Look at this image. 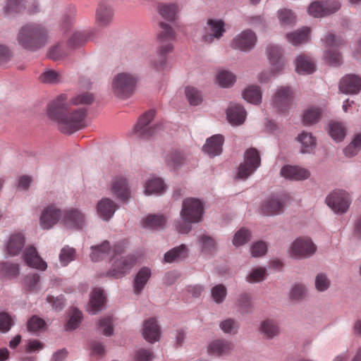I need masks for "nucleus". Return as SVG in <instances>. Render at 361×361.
Here are the masks:
<instances>
[{"label":"nucleus","mask_w":361,"mask_h":361,"mask_svg":"<svg viewBox=\"0 0 361 361\" xmlns=\"http://www.w3.org/2000/svg\"><path fill=\"white\" fill-rule=\"evenodd\" d=\"M92 94L85 92L69 97L61 94L51 100L47 105V115L56 123L59 130L65 134H72L85 126L87 109L78 108L71 110L72 106L89 105L92 103Z\"/></svg>","instance_id":"1"},{"label":"nucleus","mask_w":361,"mask_h":361,"mask_svg":"<svg viewBox=\"0 0 361 361\" xmlns=\"http://www.w3.org/2000/svg\"><path fill=\"white\" fill-rule=\"evenodd\" d=\"M204 206V202L199 198H185L182 202L180 219L173 222L176 231L181 234L190 233L193 224L203 221Z\"/></svg>","instance_id":"2"},{"label":"nucleus","mask_w":361,"mask_h":361,"mask_svg":"<svg viewBox=\"0 0 361 361\" xmlns=\"http://www.w3.org/2000/svg\"><path fill=\"white\" fill-rule=\"evenodd\" d=\"M49 30L38 23H29L23 25L18 30L16 40L19 46L28 50H36L43 47L47 42Z\"/></svg>","instance_id":"3"},{"label":"nucleus","mask_w":361,"mask_h":361,"mask_svg":"<svg viewBox=\"0 0 361 361\" xmlns=\"http://www.w3.org/2000/svg\"><path fill=\"white\" fill-rule=\"evenodd\" d=\"M113 256L111 259V266L106 272V276L119 278L128 274L134 267L136 259L133 255L121 256L122 250L118 245H114Z\"/></svg>","instance_id":"4"},{"label":"nucleus","mask_w":361,"mask_h":361,"mask_svg":"<svg viewBox=\"0 0 361 361\" xmlns=\"http://www.w3.org/2000/svg\"><path fill=\"white\" fill-rule=\"evenodd\" d=\"M226 24L221 19L209 18L202 27L200 41L207 45L218 42L226 32Z\"/></svg>","instance_id":"5"},{"label":"nucleus","mask_w":361,"mask_h":361,"mask_svg":"<svg viewBox=\"0 0 361 361\" xmlns=\"http://www.w3.org/2000/svg\"><path fill=\"white\" fill-rule=\"evenodd\" d=\"M317 251V246L307 236L296 238L290 245L288 252L294 259H302L312 257Z\"/></svg>","instance_id":"6"},{"label":"nucleus","mask_w":361,"mask_h":361,"mask_svg":"<svg viewBox=\"0 0 361 361\" xmlns=\"http://www.w3.org/2000/svg\"><path fill=\"white\" fill-rule=\"evenodd\" d=\"M294 96V90L290 86H279L271 96V104L279 112L285 113L290 109Z\"/></svg>","instance_id":"7"},{"label":"nucleus","mask_w":361,"mask_h":361,"mask_svg":"<svg viewBox=\"0 0 361 361\" xmlns=\"http://www.w3.org/2000/svg\"><path fill=\"white\" fill-rule=\"evenodd\" d=\"M327 206L336 214H345L351 204L350 194L343 190H335L326 197Z\"/></svg>","instance_id":"8"},{"label":"nucleus","mask_w":361,"mask_h":361,"mask_svg":"<svg viewBox=\"0 0 361 361\" xmlns=\"http://www.w3.org/2000/svg\"><path fill=\"white\" fill-rule=\"evenodd\" d=\"M63 210L56 204L44 207L39 214V225L43 230H50L58 224H61Z\"/></svg>","instance_id":"9"},{"label":"nucleus","mask_w":361,"mask_h":361,"mask_svg":"<svg viewBox=\"0 0 361 361\" xmlns=\"http://www.w3.org/2000/svg\"><path fill=\"white\" fill-rule=\"evenodd\" d=\"M137 80V78L135 75L128 73L118 74L112 83L114 94L121 98L130 96L135 89Z\"/></svg>","instance_id":"10"},{"label":"nucleus","mask_w":361,"mask_h":361,"mask_svg":"<svg viewBox=\"0 0 361 361\" xmlns=\"http://www.w3.org/2000/svg\"><path fill=\"white\" fill-rule=\"evenodd\" d=\"M261 159L258 151L250 148L245 151L244 161L240 164L237 178L245 180L252 175L260 166Z\"/></svg>","instance_id":"11"},{"label":"nucleus","mask_w":361,"mask_h":361,"mask_svg":"<svg viewBox=\"0 0 361 361\" xmlns=\"http://www.w3.org/2000/svg\"><path fill=\"white\" fill-rule=\"evenodd\" d=\"M61 225L69 230H82L87 225L85 214L77 208H68L63 209Z\"/></svg>","instance_id":"12"},{"label":"nucleus","mask_w":361,"mask_h":361,"mask_svg":"<svg viewBox=\"0 0 361 361\" xmlns=\"http://www.w3.org/2000/svg\"><path fill=\"white\" fill-rule=\"evenodd\" d=\"M257 42L256 33L250 29H245L232 39L231 46L234 49L248 53L255 48Z\"/></svg>","instance_id":"13"},{"label":"nucleus","mask_w":361,"mask_h":361,"mask_svg":"<svg viewBox=\"0 0 361 361\" xmlns=\"http://www.w3.org/2000/svg\"><path fill=\"white\" fill-rule=\"evenodd\" d=\"M154 116V111L149 110L145 113L138 120L132 130V133L137 137L147 138L152 135L156 131V126L152 123Z\"/></svg>","instance_id":"14"},{"label":"nucleus","mask_w":361,"mask_h":361,"mask_svg":"<svg viewBox=\"0 0 361 361\" xmlns=\"http://www.w3.org/2000/svg\"><path fill=\"white\" fill-rule=\"evenodd\" d=\"M111 192L118 200L126 202L131 197L128 180L124 176H115L111 183Z\"/></svg>","instance_id":"15"},{"label":"nucleus","mask_w":361,"mask_h":361,"mask_svg":"<svg viewBox=\"0 0 361 361\" xmlns=\"http://www.w3.org/2000/svg\"><path fill=\"white\" fill-rule=\"evenodd\" d=\"M233 343L224 338H216L210 341L207 346V353L213 357H226L232 353Z\"/></svg>","instance_id":"16"},{"label":"nucleus","mask_w":361,"mask_h":361,"mask_svg":"<svg viewBox=\"0 0 361 361\" xmlns=\"http://www.w3.org/2000/svg\"><path fill=\"white\" fill-rule=\"evenodd\" d=\"M141 333L145 341L149 343H154L161 338L160 326L155 318H149L142 324Z\"/></svg>","instance_id":"17"},{"label":"nucleus","mask_w":361,"mask_h":361,"mask_svg":"<svg viewBox=\"0 0 361 361\" xmlns=\"http://www.w3.org/2000/svg\"><path fill=\"white\" fill-rule=\"evenodd\" d=\"M281 176L289 180L302 181L308 179L311 172L300 166L286 165L280 171Z\"/></svg>","instance_id":"18"},{"label":"nucleus","mask_w":361,"mask_h":361,"mask_svg":"<svg viewBox=\"0 0 361 361\" xmlns=\"http://www.w3.org/2000/svg\"><path fill=\"white\" fill-rule=\"evenodd\" d=\"M23 259L25 264L31 268L39 271H45L47 269V263L40 257L37 248L32 245L25 248Z\"/></svg>","instance_id":"19"},{"label":"nucleus","mask_w":361,"mask_h":361,"mask_svg":"<svg viewBox=\"0 0 361 361\" xmlns=\"http://www.w3.org/2000/svg\"><path fill=\"white\" fill-rule=\"evenodd\" d=\"M284 202L281 195H272L264 200L262 212L267 216L278 215L283 212Z\"/></svg>","instance_id":"20"},{"label":"nucleus","mask_w":361,"mask_h":361,"mask_svg":"<svg viewBox=\"0 0 361 361\" xmlns=\"http://www.w3.org/2000/svg\"><path fill=\"white\" fill-rule=\"evenodd\" d=\"M25 244V235L21 232L11 233L5 243L6 254L9 256L18 255Z\"/></svg>","instance_id":"21"},{"label":"nucleus","mask_w":361,"mask_h":361,"mask_svg":"<svg viewBox=\"0 0 361 361\" xmlns=\"http://www.w3.org/2000/svg\"><path fill=\"white\" fill-rule=\"evenodd\" d=\"M339 90L345 94H357L361 91V78L357 75L349 74L340 81Z\"/></svg>","instance_id":"22"},{"label":"nucleus","mask_w":361,"mask_h":361,"mask_svg":"<svg viewBox=\"0 0 361 361\" xmlns=\"http://www.w3.org/2000/svg\"><path fill=\"white\" fill-rule=\"evenodd\" d=\"M295 140L300 144V153L310 154L314 152L317 147V138L310 132L302 131L295 137Z\"/></svg>","instance_id":"23"},{"label":"nucleus","mask_w":361,"mask_h":361,"mask_svg":"<svg viewBox=\"0 0 361 361\" xmlns=\"http://www.w3.org/2000/svg\"><path fill=\"white\" fill-rule=\"evenodd\" d=\"M116 203L108 197L102 198L97 204L96 211L98 216L104 221H109L116 212Z\"/></svg>","instance_id":"24"},{"label":"nucleus","mask_w":361,"mask_h":361,"mask_svg":"<svg viewBox=\"0 0 361 361\" xmlns=\"http://www.w3.org/2000/svg\"><path fill=\"white\" fill-rule=\"evenodd\" d=\"M106 298L103 290L96 288L90 294V302L87 307V312L90 314H96L100 312L105 304Z\"/></svg>","instance_id":"25"},{"label":"nucleus","mask_w":361,"mask_h":361,"mask_svg":"<svg viewBox=\"0 0 361 361\" xmlns=\"http://www.w3.org/2000/svg\"><path fill=\"white\" fill-rule=\"evenodd\" d=\"M247 113L244 107L240 104H231L226 111L228 123L232 126L243 124L246 118Z\"/></svg>","instance_id":"26"},{"label":"nucleus","mask_w":361,"mask_h":361,"mask_svg":"<svg viewBox=\"0 0 361 361\" xmlns=\"http://www.w3.org/2000/svg\"><path fill=\"white\" fill-rule=\"evenodd\" d=\"M259 331L266 338L273 339L280 334L281 329L276 319L266 318L261 322Z\"/></svg>","instance_id":"27"},{"label":"nucleus","mask_w":361,"mask_h":361,"mask_svg":"<svg viewBox=\"0 0 361 361\" xmlns=\"http://www.w3.org/2000/svg\"><path fill=\"white\" fill-rule=\"evenodd\" d=\"M151 276V269L146 267H142L137 271L133 280V290L135 295L141 294Z\"/></svg>","instance_id":"28"},{"label":"nucleus","mask_w":361,"mask_h":361,"mask_svg":"<svg viewBox=\"0 0 361 361\" xmlns=\"http://www.w3.org/2000/svg\"><path fill=\"white\" fill-rule=\"evenodd\" d=\"M311 30L308 27H302L295 31L286 33V38L293 46H300L310 40Z\"/></svg>","instance_id":"29"},{"label":"nucleus","mask_w":361,"mask_h":361,"mask_svg":"<svg viewBox=\"0 0 361 361\" xmlns=\"http://www.w3.org/2000/svg\"><path fill=\"white\" fill-rule=\"evenodd\" d=\"M224 141V139L221 135L216 134L212 135L207 140L206 143L202 147V149L204 152L211 157L218 156L222 152Z\"/></svg>","instance_id":"30"},{"label":"nucleus","mask_w":361,"mask_h":361,"mask_svg":"<svg viewBox=\"0 0 361 361\" xmlns=\"http://www.w3.org/2000/svg\"><path fill=\"white\" fill-rule=\"evenodd\" d=\"M325 109V104L322 106L311 105L306 108L302 114V121L305 126H311L319 121Z\"/></svg>","instance_id":"31"},{"label":"nucleus","mask_w":361,"mask_h":361,"mask_svg":"<svg viewBox=\"0 0 361 361\" xmlns=\"http://www.w3.org/2000/svg\"><path fill=\"white\" fill-rule=\"evenodd\" d=\"M166 185L160 178H150L146 180L144 185V194L145 195L159 196L164 193Z\"/></svg>","instance_id":"32"},{"label":"nucleus","mask_w":361,"mask_h":361,"mask_svg":"<svg viewBox=\"0 0 361 361\" xmlns=\"http://www.w3.org/2000/svg\"><path fill=\"white\" fill-rule=\"evenodd\" d=\"M295 71L299 74H311L315 71L313 60L305 54L298 55L294 61Z\"/></svg>","instance_id":"33"},{"label":"nucleus","mask_w":361,"mask_h":361,"mask_svg":"<svg viewBox=\"0 0 361 361\" xmlns=\"http://www.w3.org/2000/svg\"><path fill=\"white\" fill-rule=\"evenodd\" d=\"M188 248L184 245L176 246L164 255V259L166 263H177L185 259L188 257Z\"/></svg>","instance_id":"34"},{"label":"nucleus","mask_w":361,"mask_h":361,"mask_svg":"<svg viewBox=\"0 0 361 361\" xmlns=\"http://www.w3.org/2000/svg\"><path fill=\"white\" fill-rule=\"evenodd\" d=\"M157 12L166 20L174 22L179 12V7L176 3H161L157 6Z\"/></svg>","instance_id":"35"},{"label":"nucleus","mask_w":361,"mask_h":361,"mask_svg":"<svg viewBox=\"0 0 361 361\" xmlns=\"http://www.w3.org/2000/svg\"><path fill=\"white\" fill-rule=\"evenodd\" d=\"M166 219L161 214H151L141 221L142 226L151 230H159L164 228Z\"/></svg>","instance_id":"36"},{"label":"nucleus","mask_w":361,"mask_h":361,"mask_svg":"<svg viewBox=\"0 0 361 361\" xmlns=\"http://www.w3.org/2000/svg\"><path fill=\"white\" fill-rule=\"evenodd\" d=\"M113 249L114 247H111L109 242L107 240H104L99 245L91 246L90 259L92 262H99L109 254Z\"/></svg>","instance_id":"37"},{"label":"nucleus","mask_w":361,"mask_h":361,"mask_svg":"<svg viewBox=\"0 0 361 361\" xmlns=\"http://www.w3.org/2000/svg\"><path fill=\"white\" fill-rule=\"evenodd\" d=\"M197 243L202 253L210 254L216 250L217 245L215 240L207 233L197 235Z\"/></svg>","instance_id":"38"},{"label":"nucleus","mask_w":361,"mask_h":361,"mask_svg":"<svg viewBox=\"0 0 361 361\" xmlns=\"http://www.w3.org/2000/svg\"><path fill=\"white\" fill-rule=\"evenodd\" d=\"M149 67L157 73H162L171 68L170 63L166 56L160 55L157 53L156 56L149 61Z\"/></svg>","instance_id":"39"},{"label":"nucleus","mask_w":361,"mask_h":361,"mask_svg":"<svg viewBox=\"0 0 361 361\" xmlns=\"http://www.w3.org/2000/svg\"><path fill=\"white\" fill-rule=\"evenodd\" d=\"M280 25L283 28L293 27L296 23V16L290 9L283 8L277 12Z\"/></svg>","instance_id":"40"},{"label":"nucleus","mask_w":361,"mask_h":361,"mask_svg":"<svg viewBox=\"0 0 361 361\" xmlns=\"http://www.w3.org/2000/svg\"><path fill=\"white\" fill-rule=\"evenodd\" d=\"M216 80L220 87L228 88L234 85L236 80V76L231 71L223 69L217 72Z\"/></svg>","instance_id":"41"},{"label":"nucleus","mask_w":361,"mask_h":361,"mask_svg":"<svg viewBox=\"0 0 361 361\" xmlns=\"http://www.w3.org/2000/svg\"><path fill=\"white\" fill-rule=\"evenodd\" d=\"M243 99L249 103L259 104L262 102V92L257 85H250L243 92Z\"/></svg>","instance_id":"42"},{"label":"nucleus","mask_w":361,"mask_h":361,"mask_svg":"<svg viewBox=\"0 0 361 361\" xmlns=\"http://www.w3.org/2000/svg\"><path fill=\"white\" fill-rule=\"evenodd\" d=\"M321 40L325 49L332 50L338 49L344 42L343 39L340 35H337L332 32H328Z\"/></svg>","instance_id":"43"},{"label":"nucleus","mask_w":361,"mask_h":361,"mask_svg":"<svg viewBox=\"0 0 361 361\" xmlns=\"http://www.w3.org/2000/svg\"><path fill=\"white\" fill-rule=\"evenodd\" d=\"M160 31L158 34L159 42H174L176 38V33L173 28L169 24L161 22L159 23Z\"/></svg>","instance_id":"44"},{"label":"nucleus","mask_w":361,"mask_h":361,"mask_svg":"<svg viewBox=\"0 0 361 361\" xmlns=\"http://www.w3.org/2000/svg\"><path fill=\"white\" fill-rule=\"evenodd\" d=\"M23 285L27 291H38L40 289V276L37 273L27 274L23 279Z\"/></svg>","instance_id":"45"},{"label":"nucleus","mask_w":361,"mask_h":361,"mask_svg":"<svg viewBox=\"0 0 361 361\" xmlns=\"http://www.w3.org/2000/svg\"><path fill=\"white\" fill-rule=\"evenodd\" d=\"M112 16L113 11L109 6L102 4L97 10V22L101 26H106Z\"/></svg>","instance_id":"46"},{"label":"nucleus","mask_w":361,"mask_h":361,"mask_svg":"<svg viewBox=\"0 0 361 361\" xmlns=\"http://www.w3.org/2000/svg\"><path fill=\"white\" fill-rule=\"evenodd\" d=\"M219 328L225 334L234 336L238 333L240 324L233 318H226L219 322Z\"/></svg>","instance_id":"47"},{"label":"nucleus","mask_w":361,"mask_h":361,"mask_svg":"<svg viewBox=\"0 0 361 361\" xmlns=\"http://www.w3.org/2000/svg\"><path fill=\"white\" fill-rule=\"evenodd\" d=\"M329 134L336 142H341L345 137V130L342 123L331 121L329 124Z\"/></svg>","instance_id":"48"},{"label":"nucleus","mask_w":361,"mask_h":361,"mask_svg":"<svg viewBox=\"0 0 361 361\" xmlns=\"http://www.w3.org/2000/svg\"><path fill=\"white\" fill-rule=\"evenodd\" d=\"M185 160V154L180 151H174L167 155L166 163L170 168L176 170L179 169Z\"/></svg>","instance_id":"49"},{"label":"nucleus","mask_w":361,"mask_h":361,"mask_svg":"<svg viewBox=\"0 0 361 361\" xmlns=\"http://www.w3.org/2000/svg\"><path fill=\"white\" fill-rule=\"evenodd\" d=\"M76 250L69 245L63 247L59 255V259L62 267L68 266L71 262L75 260Z\"/></svg>","instance_id":"50"},{"label":"nucleus","mask_w":361,"mask_h":361,"mask_svg":"<svg viewBox=\"0 0 361 361\" xmlns=\"http://www.w3.org/2000/svg\"><path fill=\"white\" fill-rule=\"evenodd\" d=\"M314 285L317 292L324 293L330 288L331 281L326 274L320 272L315 276Z\"/></svg>","instance_id":"51"},{"label":"nucleus","mask_w":361,"mask_h":361,"mask_svg":"<svg viewBox=\"0 0 361 361\" xmlns=\"http://www.w3.org/2000/svg\"><path fill=\"white\" fill-rule=\"evenodd\" d=\"M324 60L333 66H339L343 63L341 53L336 49H325L323 54Z\"/></svg>","instance_id":"52"},{"label":"nucleus","mask_w":361,"mask_h":361,"mask_svg":"<svg viewBox=\"0 0 361 361\" xmlns=\"http://www.w3.org/2000/svg\"><path fill=\"white\" fill-rule=\"evenodd\" d=\"M25 8V0H7L4 7V11L7 16H13Z\"/></svg>","instance_id":"53"},{"label":"nucleus","mask_w":361,"mask_h":361,"mask_svg":"<svg viewBox=\"0 0 361 361\" xmlns=\"http://www.w3.org/2000/svg\"><path fill=\"white\" fill-rule=\"evenodd\" d=\"M267 276V270L264 267H256L250 269L245 277L248 283H255L264 281Z\"/></svg>","instance_id":"54"},{"label":"nucleus","mask_w":361,"mask_h":361,"mask_svg":"<svg viewBox=\"0 0 361 361\" xmlns=\"http://www.w3.org/2000/svg\"><path fill=\"white\" fill-rule=\"evenodd\" d=\"M361 149V133L355 135L350 143L344 149V154L353 157L357 154Z\"/></svg>","instance_id":"55"},{"label":"nucleus","mask_w":361,"mask_h":361,"mask_svg":"<svg viewBox=\"0 0 361 361\" xmlns=\"http://www.w3.org/2000/svg\"><path fill=\"white\" fill-rule=\"evenodd\" d=\"M154 358L155 354L149 348H138L133 353V361H152Z\"/></svg>","instance_id":"56"},{"label":"nucleus","mask_w":361,"mask_h":361,"mask_svg":"<svg viewBox=\"0 0 361 361\" xmlns=\"http://www.w3.org/2000/svg\"><path fill=\"white\" fill-rule=\"evenodd\" d=\"M185 93L190 105L197 106L202 102V93L194 87H186Z\"/></svg>","instance_id":"57"},{"label":"nucleus","mask_w":361,"mask_h":361,"mask_svg":"<svg viewBox=\"0 0 361 361\" xmlns=\"http://www.w3.org/2000/svg\"><path fill=\"white\" fill-rule=\"evenodd\" d=\"M251 238V233L244 228L238 230L233 235V245L238 247L247 243Z\"/></svg>","instance_id":"58"},{"label":"nucleus","mask_w":361,"mask_h":361,"mask_svg":"<svg viewBox=\"0 0 361 361\" xmlns=\"http://www.w3.org/2000/svg\"><path fill=\"white\" fill-rule=\"evenodd\" d=\"M82 319V313L77 308H73L70 314V317L67 324H66V330H73L78 327Z\"/></svg>","instance_id":"59"},{"label":"nucleus","mask_w":361,"mask_h":361,"mask_svg":"<svg viewBox=\"0 0 361 361\" xmlns=\"http://www.w3.org/2000/svg\"><path fill=\"white\" fill-rule=\"evenodd\" d=\"M283 50L277 44H269L266 48V54L269 61L283 59Z\"/></svg>","instance_id":"60"},{"label":"nucleus","mask_w":361,"mask_h":361,"mask_svg":"<svg viewBox=\"0 0 361 361\" xmlns=\"http://www.w3.org/2000/svg\"><path fill=\"white\" fill-rule=\"evenodd\" d=\"M1 272L10 278H16L20 274L19 264L17 263L4 262L1 265Z\"/></svg>","instance_id":"61"},{"label":"nucleus","mask_w":361,"mask_h":361,"mask_svg":"<svg viewBox=\"0 0 361 361\" xmlns=\"http://www.w3.org/2000/svg\"><path fill=\"white\" fill-rule=\"evenodd\" d=\"M27 330L30 332L36 333L45 329V322L37 316L32 317L27 324Z\"/></svg>","instance_id":"62"},{"label":"nucleus","mask_w":361,"mask_h":361,"mask_svg":"<svg viewBox=\"0 0 361 361\" xmlns=\"http://www.w3.org/2000/svg\"><path fill=\"white\" fill-rule=\"evenodd\" d=\"M40 80L45 83H58L62 80V76L59 73L50 69L40 75Z\"/></svg>","instance_id":"63"},{"label":"nucleus","mask_w":361,"mask_h":361,"mask_svg":"<svg viewBox=\"0 0 361 361\" xmlns=\"http://www.w3.org/2000/svg\"><path fill=\"white\" fill-rule=\"evenodd\" d=\"M307 13L314 18L324 17V11L322 1H315L310 4Z\"/></svg>","instance_id":"64"}]
</instances>
